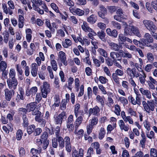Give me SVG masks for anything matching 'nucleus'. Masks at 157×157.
Returning <instances> with one entry per match:
<instances>
[{"instance_id":"f257e3e1","label":"nucleus","mask_w":157,"mask_h":157,"mask_svg":"<svg viewBox=\"0 0 157 157\" xmlns=\"http://www.w3.org/2000/svg\"><path fill=\"white\" fill-rule=\"evenodd\" d=\"M59 144V147L62 149L65 145L66 150L68 152H70L72 150L71 145L70 142V139L69 136H66L63 139L62 136L56 138Z\"/></svg>"},{"instance_id":"f03ea898","label":"nucleus","mask_w":157,"mask_h":157,"mask_svg":"<svg viewBox=\"0 0 157 157\" xmlns=\"http://www.w3.org/2000/svg\"><path fill=\"white\" fill-rule=\"evenodd\" d=\"M127 111L128 113L130 114V116H126L125 113L124 111L121 112V116L125 123H127L128 121L130 124H132L133 123V121L131 117L133 116L136 117L137 113L136 111H134V109L131 107L129 108Z\"/></svg>"},{"instance_id":"7ed1b4c3","label":"nucleus","mask_w":157,"mask_h":157,"mask_svg":"<svg viewBox=\"0 0 157 157\" xmlns=\"http://www.w3.org/2000/svg\"><path fill=\"white\" fill-rule=\"evenodd\" d=\"M48 134L45 131L41 134L40 139H37V144L39 145H42L43 150H46L49 144V140L48 139Z\"/></svg>"},{"instance_id":"20e7f679","label":"nucleus","mask_w":157,"mask_h":157,"mask_svg":"<svg viewBox=\"0 0 157 157\" xmlns=\"http://www.w3.org/2000/svg\"><path fill=\"white\" fill-rule=\"evenodd\" d=\"M67 118V114L66 112L63 111L60 113L56 114L54 115V122L56 124H61L63 121H65Z\"/></svg>"},{"instance_id":"39448f33","label":"nucleus","mask_w":157,"mask_h":157,"mask_svg":"<svg viewBox=\"0 0 157 157\" xmlns=\"http://www.w3.org/2000/svg\"><path fill=\"white\" fill-rule=\"evenodd\" d=\"M27 128V131L28 134L30 135L33 133L35 136L39 135L42 131L41 128H36V127L34 124H31L28 126Z\"/></svg>"},{"instance_id":"423d86ee","label":"nucleus","mask_w":157,"mask_h":157,"mask_svg":"<svg viewBox=\"0 0 157 157\" xmlns=\"http://www.w3.org/2000/svg\"><path fill=\"white\" fill-rule=\"evenodd\" d=\"M142 42L144 44V46L151 47L150 44L153 42V39L149 33L145 34L144 38L142 39Z\"/></svg>"},{"instance_id":"0eeeda50","label":"nucleus","mask_w":157,"mask_h":157,"mask_svg":"<svg viewBox=\"0 0 157 157\" xmlns=\"http://www.w3.org/2000/svg\"><path fill=\"white\" fill-rule=\"evenodd\" d=\"M143 23L147 28L151 32H155L157 27L153 22L150 20H144Z\"/></svg>"},{"instance_id":"6e6552de","label":"nucleus","mask_w":157,"mask_h":157,"mask_svg":"<svg viewBox=\"0 0 157 157\" xmlns=\"http://www.w3.org/2000/svg\"><path fill=\"white\" fill-rule=\"evenodd\" d=\"M41 90L42 97L44 98H46L48 94L50 91L49 84H48L47 82H44L43 87H41Z\"/></svg>"},{"instance_id":"1a4fd4ad","label":"nucleus","mask_w":157,"mask_h":157,"mask_svg":"<svg viewBox=\"0 0 157 157\" xmlns=\"http://www.w3.org/2000/svg\"><path fill=\"white\" fill-rule=\"evenodd\" d=\"M19 93H17V95L15 98V101L17 103L20 102L21 100H24L25 99V92L23 88L20 87L18 88Z\"/></svg>"},{"instance_id":"9d476101","label":"nucleus","mask_w":157,"mask_h":157,"mask_svg":"<svg viewBox=\"0 0 157 157\" xmlns=\"http://www.w3.org/2000/svg\"><path fill=\"white\" fill-rule=\"evenodd\" d=\"M7 82L9 88L10 89L15 90L18 84V81L16 78H8Z\"/></svg>"},{"instance_id":"9b49d317","label":"nucleus","mask_w":157,"mask_h":157,"mask_svg":"<svg viewBox=\"0 0 157 157\" xmlns=\"http://www.w3.org/2000/svg\"><path fill=\"white\" fill-rule=\"evenodd\" d=\"M6 88L5 90V96L6 100L8 101H10L12 97L13 96L15 93L14 90Z\"/></svg>"},{"instance_id":"f8f14e48","label":"nucleus","mask_w":157,"mask_h":157,"mask_svg":"<svg viewBox=\"0 0 157 157\" xmlns=\"http://www.w3.org/2000/svg\"><path fill=\"white\" fill-rule=\"evenodd\" d=\"M136 69L135 68L131 69L130 68H128L126 70L127 74L131 78H134L135 77H137L139 76V74L136 72Z\"/></svg>"},{"instance_id":"ddd939ff","label":"nucleus","mask_w":157,"mask_h":157,"mask_svg":"<svg viewBox=\"0 0 157 157\" xmlns=\"http://www.w3.org/2000/svg\"><path fill=\"white\" fill-rule=\"evenodd\" d=\"M146 6L147 9L151 13L152 12L153 9L157 11V3L155 2H152L151 4L148 2H146Z\"/></svg>"},{"instance_id":"4468645a","label":"nucleus","mask_w":157,"mask_h":157,"mask_svg":"<svg viewBox=\"0 0 157 157\" xmlns=\"http://www.w3.org/2000/svg\"><path fill=\"white\" fill-rule=\"evenodd\" d=\"M107 14V10L103 5H101L100 7V11L98 12V14L99 17L102 19H105V16Z\"/></svg>"},{"instance_id":"2eb2a0df","label":"nucleus","mask_w":157,"mask_h":157,"mask_svg":"<svg viewBox=\"0 0 157 157\" xmlns=\"http://www.w3.org/2000/svg\"><path fill=\"white\" fill-rule=\"evenodd\" d=\"M100 111V109L99 107L96 105L93 108H90L89 109V116L93 114V115L98 116Z\"/></svg>"},{"instance_id":"dca6fc26","label":"nucleus","mask_w":157,"mask_h":157,"mask_svg":"<svg viewBox=\"0 0 157 157\" xmlns=\"http://www.w3.org/2000/svg\"><path fill=\"white\" fill-rule=\"evenodd\" d=\"M110 56L113 61H121L122 60V58L119 53L112 52L110 53Z\"/></svg>"},{"instance_id":"f3484780","label":"nucleus","mask_w":157,"mask_h":157,"mask_svg":"<svg viewBox=\"0 0 157 157\" xmlns=\"http://www.w3.org/2000/svg\"><path fill=\"white\" fill-rule=\"evenodd\" d=\"M58 56L64 65L66 66L67 65V62L66 60V55L65 53L62 51H60L59 53Z\"/></svg>"},{"instance_id":"a211bd4d","label":"nucleus","mask_w":157,"mask_h":157,"mask_svg":"<svg viewBox=\"0 0 157 157\" xmlns=\"http://www.w3.org/2000/svg\"><path fill=\"white\" fill-rule=\"evenodd\" d=\"M37 91V88L36 86L33 87L30 89H28L26 90L25 95L28 97L31 95V97H33L35 95Z\"/></svg>"},{"instance_id":"6ab92c4d","label":"nucleus","mask_w":157,"mask_h":157,"mask_svg":"<svg viewBox=\"0 0 157 157\" xmlns=\"http://www.w3.org/2000/svg\"><path fill=\"white\" fill-rule=\"evenodd\" d=\"M84 150L82 148L79 149L78 151L75 149L73 151L72 157H83Z\"/></svg>"},{"instance_id":"aec40b11","label":"nucleus","mask_w":157,"mask_h":157,"mask_svg":"<svg viewBox=\"0 0 157 157\" xmlns=\"http://www.w3.org/2000/svg\"><path fill=\"white\" fill-rule=\"evenodd\" d=\"M147 110L146 108V109L145 110L148 113H150L151 111H153L154 110L155 108V104L153 101H147Z\"/></svg>"},{"instance_id":"412c9836","label":"nucleus","mask_w":157,"mask_h":157,"mask_svg":"<svg viewBox=\"0 0 157 157\" xmlns=\"http://www.w3.org/2000/svg\"><path fill=\"white\" fill-rule=\"evenodd\" d=\"M69 9L71 13H76L79 16L83 15L85 13L84 10L78 8L75 9L72 7H70L69 8Z\"/></svg>"},{"instance_id":"4be33fe9","label":"nucleus","mask_w":157,"mask_h":157,"mask_svg":"<svg viewBox=\"0 0 157 157\" xmlns=\"http://www.w3.org/2000/svg\"><path fill=\"white\" fill-rule=\"evenodd\" d=\"M124 122L123 120H121L118 121V124L121 130L127 131L129 129V125L128 124L125 125Z\"/></svg>"},{"instance_id":"5701e85b","label":"nucleus","mask_w":157,"mask_h":157,"mask_svg":"<svg viewBox=\"0 0 157 157\" xmlns=\"http://www.w3.org/2000/svg\"><path fill=\"white\" fill-rule=\"evenodd\" d=\"M106 32L108 35L113 37L116 38L117 36L118 32L116 29L112 30L108 28L106 30Z\"/></svg>"},{"instance_id":"b1692460","label":"nucleus","mask_w":157,"mask_h":157,"mask_svg":"<svg viewBox=\"0 0 157 157\" xmlns=\"http://www.w3.org/2000/svg\"><path fill=\"white\" fill-rule=\"evenodd\" d=\"M97 19V16L95 14H92L87 18V20L89 23L93 24L95 23Z\"/></svg>"},{"instance_id":"393cba45","label":"nucleus","mask_w":157,"mask_h":157,"mask_svg":"<svg viewBox=\"0 0 157 157\" xmlns=\"http://www.w3.org/2000/svg\"><path fill=\"white\" fill-rule=\"evenodd\" d=\"M36 105L34 102H31L27 104L26 106L28 112L34 110L36 107Z\"/></svg>"},{"instance_id":"a878e982","label":"nucleus","mask_w":157,"mask_h":157,"mask_svg":"<svg viewBox=\"0 0 157 157\" xmlns=\"http://www.w3.org/2000/svg\"><path fill=\"white\" fill-rule=\"evenodd\" d=\"M132 35H134L139 37H141V35L139 29L133 25H132Z\"/></svg>"},{"instance_id":"bb28decb","label":"nucleus","mask_w":157,"mask_h":157,"mask_svg":"<svg viewBox=\"0 0 157 157\" xmlns=\"http://www.w3.org/2000/svg\"><path fill=\"white\" fill-rule=\"evenodd\" d=\"M139 90L142 94L146 95L147 98L149 99L151 98V93L149 90H145L143 88H141Z\"/></svg>"},{"instance_id":"cd10ccee","label":"nucleus","mask_w":157,"mask_h":157,"mask_svg":"<svg viewBox=\"0 0 157 157\" xmlns=\"http://www.w3.org/2000/svg\"><path fill=\"white\" fill-rule=\"evenodd\" d=\"M97 35L102 41L104 42L106 41V39L105 38L106 34L104 31L101 30V31H98L97 32Z\"/></svg>"},{"instance_id":"c85d7f7f","label":"nucleus","mask_w":157,"mask_h":157,"mask_svg":"<svg viewBox=\"0 0 157 157\" xmlns=\"http://www.w3.org/2000/svg\"><path fill=\"white\" fill-rule=\"evenodd\" d=\"M132 25H128L126 27L124 30V35L128 36V35H132Z\"/></svg>"},{"instance_id":"c756f323","label":"nucleus","mask_w":157,"mask_h":157,"mask_svg":"<svg viewBox=\"0 0 157 157\" xmlns=\"http://www.w3.org/2000/svg\"><path fill=\"white\" fill-rule=\"evenodd\" d=\"M106 134V131L103 127H101L98 134V138L100 140H102Z\"/></svg>"},{"instance_id":"7c9ffc66","label":"nucleus","mask_w":157,"mask_h":157,"mask_svg":"<svg viewBox=\"0 0 157 157\" xmlns=\"http://www.w3.org/2000/svg\"><path fill=\"white\" fill-rule=\"evenodd\" d=\"M83 121V118L82 116L78 117L76 119L75 123V128L78 129Z\"/></svg>"},{"instance_id":"2f4dec72","label":"nucleus","mask_w":157,"mask_h":157,"mask_svg":"<svg viewBox=\"0 0 157 157\" xmlns=\"http://www.w3.org/2000/svg\"><path fill=\"white\" fill-rule=\"evenodd\" d=\"M109 44L111 49L116 51H119V48L117 44L113 42H111L109 43Z\"/></svg>"},{"instance_id":"473e14b6","label":"nucleus","mask_w":157,"mask_h":157,"mask_svg":"<svg viewBox=\"0 0 157 157\" xmlns=\"http://www.w3.org/2000/svg\"><path fill=\"white\" fill-rule=\"evenodd\" d=\"M96 99L98 102L100 103L102 106L104 105L105 98L103 96L101 97L99 95H97L96 96Z\"/></svg>"},{"instance_id":"72a5a7b5","label":"nucleus","mask_w":157,"mask_h":157,"mask_svg":"<svg viewBox=\"0 0 157 157\" xmlns=\"http://www.w3.org/2000/svg\"><path fill=\"white\" fill-rule=\"evenodd\" d=\"M133 42L137 47H139L142 49L144 48V44L142 42V40H141V41H140L136 39H134L133 40Z\"/></svg>"},{"instance_id":"f704fd0d","label":"nucleus","mask_w":157,"mask_h":157,"mask_svg":"<svg viewBox=\"0 0 157 157\" xmlns=\"http://www.w3.org/2000/svg\"><path fill=\"white\" fill-rule=\"evenodd\" d=\"M62 44L64 48H67L71 45V41L69 39H66L65 41L62 42Z\"/></svg>"},{"instance_id":"c9c22d12","label":"nucleus","mask_w":157,"mask_h":157,"mask_svg":"<svg viewBox=\"0 0 157 157\" xmlns=\"http://www.w3.org/2000/svg\"><path fill=\"white\" fill-rule=\"evenodd\" d=\"M124 16V14H117L114 16V18L117 21L122 22L124 19H125Z\"/></svg>"},{"instance_id":"e433bc0d","label":"nucleus","mask_w":157,"mask_h":157,"mask_svg":"<svg viewBox=\"0 0 157 157\" xmlns=\"http://www.w3.org/2000/svg\"><path fill=\"white\" fill-rule=\"evenodd\" d=\"M78 129L75 128L74 133L75 135H77L78 138L80 139L82 138L83 136L84 131L82 129H80L78 130V132L77 131Z\"/></svg>"},{"instance_id":"4c0bfd02","label":"nucleus","mask_w":157,"mask_h":157,"mask_svg":"<svg viewBox=\"0 0 157 157\" xmlns=\"http://www.w3.org/2000/svg\"><path fill=\"white\" fill-rule=\"evenodd\" d=\"M19 113L22 115V117L26 116V114L28 112L27 108L23 107L19 108L18 109Z\"/></svg>"},{"instance_id":"58836bf2","label":"nucleus","mask_w":157,"mask_h":157,"mask_svg":"<svg viewBox=\"0 0 157 157\" xmlns=\"http://www.w3.org/2000/svg\"><path fill=\"white\" fill-rule=\"evenodd\" d=\"M82 29L85 32H87V31L90 29V27L88 24L85 21H83V25L81 26Z\"/></svg>"},{"instance_id":"ea45409f","label":"nucleus","mask_w":157,"mask_h":157,"mask_svg":"<svg viewBox=\"0 0 157 157\" xmlns=\"http://www.w3.org/2000/svg\"><path fill=\"white\" fill-rule=\"evenodd\" d=\"M98 51L101 56H103L105 58L107 57V56H108L106 51L103 48H99Z\"/></svg>"},{"instance_id":"a19ab883","label":"nucleus","mask_w":157,"mask_h":157,"mask_svg":"<svg viewBox=\"0 0 157 157\" xmlns=\"http://www.w3.org/2000/svg\"><path fill=\"white\" fill-rule=\"evenodd\" d=\"M22 131L20 129L17 131L16 133V138L17 140H20L22 138L23 136Z\"/></svg>"},{"instance_id":"79ce46f5","label":"nucleus","mask_w":157,"mask_h":157,"mask_svg":"<svg viewBox=\"0 0 157 157\" xmlns=\"http://www.w3.org/2000/svg\"><path fill=\"white\" fill-rule=\"evenodd\" d=\"M147 57L149 62L151 63L153 62L154 58L152 53L151 52L147 53Z\"/></svg>"},{"instance_id":"37998d69","label":"nucleus","mask_w":157,"mask_h":157,"mask_svg":"<svg viewBox=\"0 0 157 157\" xmlns=\"http://www.w3.org/2000/svg\"><path fill=\"white\" fill-rule=\"evenodd\" d=\"M7 64L6 62L4 61L0 62V71H4L6 69Z\"/></svg>"},{"instance_id":"c03bdc74","label":"nucleus","mask_w":157,"mask_h":157,"mask_svg":"<svg viewBox=\"0 0 157 157\" xmlns=\"http://www.w3.org/2000/svg\"><path fill=\"white\" fill-rule=\"evenodd\" d=\"M9 78H16V72L15 70L12 68L10 69L9 73Z\"/></svg>"},{"instance_id":"a18cd8bd","label":"nucleus","mask_w":157,"mask_h":157,"mask_svg":"<svg viewBox=\"0 0 157 157\" xmlns=\"http://www.w3.org/2000/svg\"><path fill=\"white\" fill-rule=\"evenodd\" d=\"M37 149L34 148H32L31 149L30 153L32 155V157H39L38 155L40 154L37 152Z\"/></svg>"},{"instance_id":"49530a36","label":"nucleus","mask_w":157,"mask_h":157,"mask_svg":"<svg viewBox=\"0 0 157 157\" xmlns=\"http://www.w3.org/2000/svg\"><path fill=\"white\" fill-rule=\"evenodd\" d=\"M117 8H118V7L115 6H109L107 7L109 12L111 14L115 12L117 10Z\"/></svg>"},{"instance_id":"de8ad7c7","label":"nucleus","mask_w":157,"mask_h":157,"mask_svg":"<svg viewBox=\"0 0 157 157\" xmlns=\"http://www.w3.org/2000/svg\"><path fill=\"white\" fill-rule=\"evenodd\" d=\"M54 98L55 99V102L52 105V106L53 109L54 108L53 107L54 106L55 107H56L59 106L60 102V99L59 97H56V98Z\"/></svg>"},{"instance_id":"09e8293b","label":"nucleus","mask_w":157,"mask_h":157,"mask_svg":"<svg viewBox=\"0 0 157 157\" xmlns=\"http://www.w3.org/2000/svg\"><path fill=\"white\" fill-rule=\"evenodd\" d=\"M74 81L73 78L71 77H70L68 80V86H67V87L71 91L72 90V85L74 82Z\"/></svg>"},{"instance_id":"8fccbe9b","label":"nucleus","mask_w":157,"mask_h":157,"mask_svg":"<svg viewBox=\"0 0 157 157\" xmlns=\"http://www.w3.org/2000/svg\"><path fill=\"white\" fill-rule=\"evenodd\" d=\"M150 157H157V150L155 148H151L150 151Z\"/></svg>"},{"instance_id":"3c124183","label":"nucleus","mask_w":157,"mask_h":157,"mask_svg":"<svg viewBox=\"0 0 157 157\" xmlns=\"http://www.w3.org/2000/svg\"><path fill=\"white\" fill-rule=\"evenodd\" d=\"M115 110L114 113L117 116H119L120 114L121 107L118 104H116L115 105Z\"/></svg>"},{"instance_id":"603ef678","label":"nucleus","mask_w":157,"mask_h":157,"mask_svg":"<svg viewBox=\"0 0 157 157\" xmlns=\"http://www.w3.org/2000/svg\"><path fill=\"white\" fill-rule=\"evenodd\" d=\"M105 63L109 67L112 66L113 64V60L111 58H109V57H105Z\"/></svg>"},{"instance_id":"864d4df0","label":"nucleus","mask_w":157,"mask_h":157,"mask_svg":"<svg viewBox=\"0 0 157 157\" xmlns=\"http://www.w3.org/2000/svg\"><path fill=\"white\" fill-rule=\"evenodd\" d=\"M124 36L121 34L119 35V40L120 41V43L121 44H124V42L126 41L127 37Z\"/></svg>"},{"instance_id":"5fc2aeb1","label":"nucleus","mask_w":157,"mask_h":157,"mask_svg":"<svg viewBox=\"0 0 157 157\" xmlns=\"http://www.w3.org/2000/svg\"><path fill=\"white\" fill-rule=\"evenodd\" d=\"M112 78L115 82L117 85L120 84V78L118 76L114 74V73H113L112 75Z\"/></svg>"},{"instance_id":"6e6d98bb","label":"nucleus","mask_w":157,"mask_h":157,"mask_svg":"<svg viewBox=\"0 0 157 157\" xmlns=\"http://www.w3.org/2000/svg\"><path fill=\"white\" fill-rule=\"evenodd\" d=\"M23 120V126L24 128L27 127L29 126V122L28 118L27 116L22 117Z\"/></svg>"},{"instance_id":"4d7b16f0","label":"nucleus","mask_w":157,"mask_h":157,"mask_svg":"<svg viewBox=\"0 0 157 157\" xmlns=\"http://www.w3.org/2000/svg\"><path fill=\"white\" fill-rule=\"evenodd\" d=\"M132 14L133 16L136 18L140 19V18L141 16L140 13L137 10H133L132 11Z\"/></svg>"},{"instance_id":"13d9d810","label":"nucleus","mask_w":157,"mask_h":157,"mask_svg":"<svg viewBox=\"0 0 157 157\" xmlns=\"http://www.w3.org/2000/svg\"><path fill=\"white\" fill-rule=\"evenodd\" d=\"M51 65L52 66V69L56 71L57 70V64L56 60H52V61L50 62Z\"/></svg>"},{"instance_id":"bf43d9fd","label":"nucleus","mask_w":157,"mask_h":157,"mask_svg":"<svg viewBox=\"0 0 157 157\" xmlns=\"http://www.w3.org/2000/svg\"><path fill=\"white\" fill-rule=\"evenodd\" d=\"M91 120V124H90L93 126L96 125L98 122V118L96 117H93Z\"/></svg>"},{"instance_id":"052dcab7","label":"nucleus","mask_w":157,"mask_h":157,"mask_svg":"<svg viewBox=\"0 0 157 157\" xmlns=\"http://www.w3.org/2000/svg\"><path fill=\"white\" fill-rule=\"evenodd\" d=\"M112 24L114 28L118 29H120L121 28L120 24L118 22L115 21H112Z\"/></svg>"},{"instance_id":"680f3d73","label":"nucleus","mask_w":157,"mask_h":157,"mask_svg":"<svg viewBox=\"0 0 157 157\" xmlns=\"http://www.w3.org/2000/svg\"><path fill=\"white\" fill-rule=\"evenodd\" d=\"M119 100L124 105H126L128 104V101L126 98L123 97H121L119 98Z\"/></svg>"},{"instance_id":"e2e57ef3","label":"nucleus","mask_w":157,"mask_h":157,"mask_svg":"<svg viewBox=\"0 0 157 157\" xmlns=\"http://www.w3.org/2000/svg\"><path fill=\"white\" fill-rule=\"evenodd\" d=\"M51 6L52 8L57 13H60V11L59 10L58 7L54 3H52L51 4Z\"/></svg>"},{"instance_id":"0e129e2a","label":"nucleus","mask_w":157,"mask_h":157,"mask_svg":"<svg viewBox=\"0 0 157 157\" xmlns=\"http://www.w3.org/2000/svg\"><path fill=\"white\" fill-rule=\"evenodd\" d=\"M99 80L100 82L102 84H105L108 81V80L105 77L102 76H100L99 78Z\"/></svg>"},{"instance_id":"69168bd1","label":"nucleus","mask_w":157,"mask_h":157,"mask_svg":"<svg viewBox=\"0 0 157 157\" xmlns=\"http://www.w3.org/2000/svg\"><path fill=\"white\" fill-rule=\"evenodd\" d=\"M97 26L101 30H105L106 29V25L102 22H98L97 24Z\"/></svg>"},{"instance_id":"338daca9","label":"nucleus","mask_w":157,"mask_h":157,"mask_svg":"<svg viewBox=\"0 0 157 157\" xmlns=\"http://www.w3.org/2000/svg\"><path fill=\"white\" fill-rule=\"evenodd\" d=\"M144 125L145 128L148 131L150 130V124L149 122H148V120H146L144 122Z\"/></svg>"},{"instance_id":"774afa93","label":"nucleus","mask_w":157,"mask_h":157,"mask_svg":"<svg viewBox=\"0 0 157 157\" xmlns=\"http://www.w3.org/2000/svg\"><path fill=\"white\" fill-rule=\"evenodd\" d=\"M85 71L86 75L88 76H90L92 75V69L89 67L86 68Z\"/></svg>"}]
</instances>
